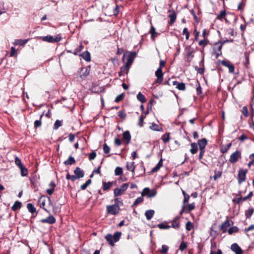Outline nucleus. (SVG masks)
<instances>
[{
	"label": "nucleus",
	"mask_w": 254,
	"mask_h": 254,
	"mask_svg": "<svg viewBox=\"0 0 254 254\" xmlns=\"http://www.w3.org/2000/svg\"><path fill=\"white\" fill-rule=\"evenodd\" d=\"M136 56V52H128L124 54L123 57V60H126V64L130 66L133 62L134 59Z\"/></svg>",
	"instance_id": "1"
},
{
	"label": "nucleus",
	"mask_w": 254,
	"mask_h": 254,
	"mask_svg": "<svg viewBox=\"0 0 254 254\" xmlns=\"http://www.w3.org/2000/svg\"><path fill=\"white\" fill-rule=\"evenodd\" d=\"M129 186L128 183H125L122 185L121 188H117L114 190V195L115 197H118L123 194L127 190Z\"/></svg>",
	"instance_id": "2"
},
{
	"label": "nucleus",
	"mask_w": 254,
	"mask_h": 254,
	"mask_svg": "<svg viewBox=\"0 0 254 254\" xmlns=\"http://www.w3.org/2000/svg\"><path fill=\"white\" fill-rule=\"evenodd\" d=\"M156 194L157 192L155 190H150L148 188H144L141 193L142 196H147V197H154Z\"/></svg>",
	"instance_id": "3"
},
{
	"label": "nucleus",
	"mask_w": 254,
	"mask_h": 254,
	"mask_svg": "<svg viewBox=\"0 0 254 254\" xmlns=\"http://www.w3.org/2000/svg\"><path fill=\"white\" fill-rule=\"evenodd\" d=\"M43 41L47 42L49 43H55L60 41L61 39V37L59 35H57L55 38L51 35H48L41 37Z\"/></svg>",
	"instance_id": "4"
},
{
	"label": "nucleus",
	"mask_w": 254,
	"mask_h": 254,
	"mask_svg": "<svg viewBox=\"0 0 254 254\" xmlns=\"http://www.w3.org/2000/svg\"><path fill=\"white\" fill-rule=\"evenodd\" d=\"M38 201L40 207L43 208L45 211H48L47 209L45 208V206L46 203H51L50 198L49 197L42 196L39 198Z\"/></svg>",
	"instance_id": "5"
},
{
	"label": "nucleus",
	"mask_w": 254,
	"mask_h": 254,
	"mask_svg": "<svg viewBox=\"0 0 254 254\" xmlns=\"http://www.w3.org/2000/svg\"><path fill=\"white\" fill-rule=\"evenodd\" d=\"M241 158V152L239 150H236L233 153L230 157L229 162L234 164L237 162Z\"/></svg>",
	"instance_id": "6"
},
{
	"label": "nucleus",
	"mask_w": 254,
	"mask_h": 254,
	"mask_svg": "<svg viewBox=\"0 0 254 254\" xmlns=\"http://www.w3.org/2000/svg\"><path fill=\"white\" fill-rule=\"evenodd\" d=\"M119 210L120 207L117 204L108 205L107 206V211L108 213L113 215L117 214L119 212Z\"/></svg>",
	"instance_id": "7"
},
{
	"label": "nucleus",
	"mask_w": 254,
	"mask_h": 254,
	"mask_svg": "<svg viewBox=\"0 0 254 254\" xmlns=\"http://www.w3.org/2000/svg\"><path fill=\"white\" fill-rule=\"evenodd\" d=\"M247 172V170L241 169L239 170L238 175V180L239 184H241L246 180Z\"/></svg>",
	"instance_id": "8"
},
{
	"label": "nucleus",
	"mask_w": 254,
	"mask_h": 254,
	"mask_svg": "<svg viewBox=\"0 0 254 254\" xmlns=\"http://www.w3.org/2000/svg\"><path fill=\"white\" fill-rule=\"evenodd\" d=\"M221 64L223 66L228 68L229 72H234L235 69L234 66L230 61L228 60H223L221 62Z\"/></svg>",
	"instance_id": "9"
},
{
	"label": "nucleus",
	"mask_w": 254,
	"mask_h": 254,
	"mask_svg": "<svg viewBox=\"0 0 254 254\" xmlns=\"http://www.w3.org/2000/svg\"><path fill=\"white\" fill-rule=\"evenodd\" d=\"M233 224V223L232 221L227 220L222 224L220 226V229L223 233H226L228 231V228Z\"/></svg>",
	"instance_id": "10"
},
{
	"label": "nucleus",
	"mask_w": 254,
	"mask_h": 254,
	"mask_svg": "<svg viewBox=\"0 0 254 254\" xmlns=\"http://www.w3.org/2000/svg\"><path fill=\"white\" fill-rule=\"evenodd\" d=\"M155 75L157 77L156 82L159 83H161L163 79V73L162 69H160V67H158L155 71Z\"/></svg>",
	"instance_id": "11"
},
{
	"label": "nucleus",
	"mask_w": 254,
	"mask_h": 254,
	"mask_svg": "<svg viewBox=\"0 0 254 254\" xmlns=\"http://www.w3.org/2000/svg\"><path fill=\"white\" fill-rule=\"evenodd\" d=\"M231 250L236 254H243V251L239 245L236 243L233 244L231 246Z\"/></svg>",
	"instance_id": "12"
},
{
	"label": "nucleus",
	"mask_w": 254,
	"mask_h": 254,
	"mask_svg": "<svg viewBox=\"0 0 254 254\" xmlns=\"http://www.w3.org/2000/svg\"><path fill=\"white\" fill-rule=\"evenodd\" d=\"M43 223H48L49 224H52L55 223L56 219L52 215H50L45 219H42L40 221Z\"/></svg>",
	"instance_id": "13"
},
{
	"label": "nucleus",
	"mask_w": 254,
	"mask_h": 254,
	"mask_svg": "<svg viewBox=\"0 0 254 254\" xmlns=\"http://www.w3.org/2000/svg\"><path fill=\"white\" fill-rule=\"evenodd\" d=\"M74 173L77 179L83 178L84 177V172L80 168L76 167L74 171Z\"/></svg>",
	"instance_id": "14"
},
{
	"label": "nucleus",
	"mask_w": 254,
	"mask_h": 254,
	"mask_svg": "<svg viewBox=\"0 0 254 254\" xmlns=\"http://www.w3.org/2000/svg\"><path fill=\"white\" fill-rule=\"evenodd\" d=\"M169 12L170 13L169 14L168 16L170 18V24L172 25L175 22L177 16L174 10H170Z\"/></svg>",
	"instance_id": "15"
},
{
	"label": "nucleus",
	"mask_w": 254,
	"mask_h": 254,
	"mask_svg": "<svg viewBox=\"0 0 254 254\" xmlns=\"http://www.w3.org/2000/svg\"><path fill=\"white\" fill-rule=\"evenodd\" d=\"M173 85H176V88L180 90H185L186 89L185 84L183 82H178L176 81H173Z\"/></svg>",
	"instance_id": "16"
},
{
	"label": "nucleus",
	"mask_w": 254,
	"mask_h": 254,
	"mask_svg": "<svg viewBox=\"0 0 254 254\" xmlns=\"http://www.w3.org/2000/svg\"><path fill=\"white\" fill-rule=\"evenodd\" d=\"M49 186L50 187V188L47 189L46 190V192H47V193L48 194L52 195L54 191L55 188L56 187V184H55L54 182L52 181L50 183Z\"/></svg>",
	"instance_id": "17"
},
{
	"label": "nucleus",
	"mask_w": 254,
	"mask_h": 254,
	"mask_svg": "<svg viewBox=\"0 0 254 254\" xmlns=\"http://www.w3.org/2000/svg\"><path fill=\"white\" fill-rule=\"evenodd\" d=\"M207 140L205 138H202L198 140V144L199 145V149H204L207 144Z\"/></svg>",
	"instance_id": "18"
},
{
	"label": "nucleus",
	"mask_w": 254,
	"mask_h": 254,
	"mask_svg": "<svg viewBox=\"0 0 254 254\" xmlns=\"http://www.w3.org/2000/svg\"><path fill=\"white\" fill-rule=\"evenodd\" d=\"M79 56H81L85 61L87 62H90L91 61L90 54L88 51L84 52Z\"/></svg>",
	"instance_id": "19"
},
{
	"label": "nucleus",
	"mask_w": 254,
	"mask_h": 254,
	"mask_svg": "<svg viewBox=\"0 0 254 254\" xmlns=\"http://www.w3.org/2000/svg\"><path fill=\"white\" fill-rule=\"evenodd\" d=\"M179 218L180 216L176 217L172 221V226L174 228H178L179 227Z\"/></svg>",
	"instance_id": "20"
},
{
	"label": "nucleus",
	"mask_w": 254,
	"mask_h": 254,
	"mask_svg": "<svg viewBox=\"0 0 254 254\" xmlns=\"http://www.w3.org/2000/svg\"><path fill=\"white\" fill-rule=\"evenodd\" d=\"M154 213H155L154 211L152 209L146 211V212L145 213V215L146 216V219L148 220H150L152 218L153 216L154 215Z\"/></svg>",
	"instance_id": "21"
},
{
	"label": "nucleus",
	"mask_w": 254,
	"mask_h": 254,
	"mask_svg": "<svg viewBox=\"0 0 254 254\" xmlns=\"http://www.w3.org/2000/svg\"><path fill=\"white\" fill-rule=\"evenodd\" d=\"M123 136L125 140H127V143H128L131 139V135L129 131L127 130L123 133Z\"/></svg>",
	"instance_id": "22"
},
{
	"label": "nucleus",
	"mask_w": 254,
	"mask_h": 254,
	"mask_svg": "<svg viewBox=\"0 0 254 254\" xmlns=\"http://www.w3.org/2000/svg\"><path fill=\"white\" fill-rule=\"evenodd\" d=\"M232 146V143H229L226 145H222L221 147L220 151L223 153H226Z\"/></svg>",
	"instance_id": "23"
},
{
	"label": "nucleus",
	"mask_w": 254,
	"mask_h": 254,
	"mask_svg": "<svg viewBox=\"0 0 254 254\" xmlns=\"http://www.w3.org/2000/svg\"><path fill=\"white\" fill-rule=\"evenodd\" d=\"M106 240L112 246H114V243L113 236L111 234H108L105 236Z\"/></svg>",
	"instance_id": "24"
},
{
	"label": "nucleus",
	"mask_w": 254,
	"mask_h": 254,
	"mask_svg": "<svg viewBox=\"0 0 254 254\" xmlns=\"http://www.w3.org/2000/svg\"><path fill=\"white\" fill-rule=\"evenodd\" d=\"M114 184V183L113 182H109L108 183L103 182V190H109L111 187L112 185Z\"/></svg>",
	"instance_id": "25"
},
{
	"label": "nucleus",
	"mask_w": 254,
	"mask_h": 254,
	"mask_svg": "<svg viewBox=\"0 0 254 254\" xmlns=\"http://www.w3.org/2000/svg\"><path fill=\"white\" fill-rule=\"evenodd\" d=\"M82 70L84 71L80 75V77L82 78H84L89 75L90 72V67H86L85 68H82Z\"/></svg>",
	"instance_id": "26"
},
{
	"label": "nucleus",
	"mask_w": 254,
	"mask_h": 254,
	"mask_svg": "<svg viewBox=\"0 0 254 254\" xmlns=\"http://www.w3.org/2000/svg\"><path fill=\"white\" fill-rule=\"evenodd\" d=\"M21 207V203L18 201H16L11 208L13 211L19 209Z\"/></svg>",
	"instance_id": "27"
},
{
	"label": "nucleus",
	"mask_w": 254,
	"mask_h": 254,
	"mask_svg": "<svg viewBox=\"0 0 254 254\" xmlns=\"http://www.w3.org/2000/svg\"><path fill=\"white\" fill-rule=\"evenodd\" d=\"M191 147L190 150V152L193 154L196 153L198 150L197 144L196 143H191Z\"/></svg>",
	"instance_id": "28"
},
{
	"label": "nucleus",
	"mask_w": 254,
	"mask_h": 254,
	"mask_svg": "<svg viewBox=\"0 0 254 254\" xmlns=\"http://www.w3.org/2000/svg\"><path fill=\"white\" fill-rule=\"evenodd\" d=\"M75 161L73 157L69 156L68 159L64 161V164L65 165H71L75 163Z\"/></svg>",
	"instance_id": "29"
},
{
	"label": "nucleus",
	"mask_w": 254,
	"mask_h": 254,
	"mask_svg": "<svg viewBox=\"0 0 254 254\" xmlns=\"http://www.w3.org/2000/svg\"><path fill=\"white\" fill-rule=\"evenodd\" d=\"M20 170V174L22 176H26L27 175L28 171L27 169L23 165L20 166L19 167Z\"/></svg>",
	"instance_id": "30"
},
{
	"label": "nucleus",
	"mask_w": 254,
	"mask_h": 254,
	"mask_svg": "<svg viewBox=\"0 0 254 254\" xmlns=\"http://www.w3.org/2000/svg\"><path fill=\"white\" fill-rule=\"evenodd\" d=\"M137 99L142 103H145L146 102V99L145 96L141 92H139L137 94Z\"/></svg>",
	"instance_id": "31"
},
{
	"label": "nucleus",
	"mask_w": 254,
	"mask_h": 254,
	"mask_svg": "<svg viewBox=\"0 0 254 254\" xmlns=\"http://www.w3.org/2000/svg\"><path fill=\"white\" fill-rule=\"evenodd\" d=\"M134 163L133 162L131 163H127V170L134 172V170L135 169V166L134 165Z\"/></svg>",
	"instance_id": "32"
},
{
	"label": "nucleus",
	"mask_w": 254,
	"mask_h": 254,
	"mask_svg": "<svg viewBox=\"0 0 254 254\" xmlns=\"http://www.w3.org/2000/svg\"><path fill=\"white\" fill-rule=\"evenodd\" d=\"M162 160H160L159 162L157 163L156 166L152 168V172H157L159 169L162 167Z\"/></svg>",
	"instance_id": "33"
},
{
	"label": "nucleus",
	"mask_w": 254,
	"mask_h": 254,
	"mask_svg": "<svg viewBox=\"0 0 254 254\" xmlns=\"http://www.w3.org/2000/svg\"><path fill=\"white\" fill-rule=\"evenodd\" d=\"M226 15V12L225 10H221L219 14L217 15L216 19L222 20L223 18H224L225 16Z\"/></svg>",
	"instance_id": "34"
},
{
	"label": "nucleus",
	"mask_w": 254,
	"mask_h": 254,
	"mask_svg": "<svg viewBox=\"0 0 254 254\" xmlns=\"http://www.w3.org/2000/svg\"><path fill=\"white\" fill-rule=\"evenodd\" d=\"M162 139L164 143H167L170 140V133H166L162 135Z\"/></svg>",
	"instance_id": "35"
},
{
	"label": "nucleus",
	"mask_w": 254,
	"mask_h": 254,
	"mask_svg": "<svg viewBox=\"0 0 254 254\" xmlns=\"http://www.w3.org/2000/svg\"><path fill=\"white\" fill-rule=\"evenodd\" d=\"M27 208L28 211L32 213H34L36 212L35 207L31 203H28L27 204Z\"/></svg>",
	"instance_id": "36"
},
{
	"label": "nucleus",
	"mask_w": 254,
	"mask_h": 254,
	"mask_svg": "<svg viewBox=\"0 0 254 254\" xmlns=\"http://www.w3.org/2000/svg\"><path fill=\"white\" fill-rule=\"evenodd\" d=\"M122 233L120 232H117L114 233V235L113 236L114 241L115 242H118L121 236Z\"/></svg>",
	"instance_id": "37"
},
{
	"label": "nucleus",
	"mask_w": 254,
	"mask_h": 254,
	"mask_svg": "<svg viewBox=\"0 0 254 254\" xmlns=\"http://www.w3.org/2000/svg\"><path fill=\"white\" fill-rule=\"evenodd\" d=\"M150 33L151 34V37L153 39L157 36V34L156 32L155 28L152 25L150 29Z\"/></svg>",
	"instance_id": "38"
},
{
	"label": "nucleus",
	"mask_w": 254,
	"mask_h": 254,
	"mask_svg": "<svg viewBox=\"0 0 254 254\" xmlns=\"http://www.w3.org/2000/svg\"><path fill=\"white\" fill-rule=\"evenodd\" d=\"M254 213V209L253 208H250L246 211L245 215L247 218H250Z\"/></svg>",
	"instance_id": "39"
},
{
	"label": "nucleus",
	"mask_w": 254,
	"mask_h": 254,
	"mask_svg": "<svg viewBox=\"0 0 254 254\" xmlns=\"http://www.w3.org/2000/svg\"><path fill=\"white\" fill-rule=\"evenodd\" d=\"M151 129L155 131H160L162 130V128H159V126L155 123L152 124L151 126L149 127Z\"/></svg>",
	"instance_id": "40"
},
{
	"label": "nucleus",
	"mask_w": 254,
	"mask_h": 254,
	"mask_svg": "<svg viewBox=\"0 0 254 254\" xmlns=\"http://www.w3.org/2000/svg\"><path fill=\"white\" fill-rule=\"evenodd\" d=\"M27 40H15L14 44L15 45L24 46L27 42Z\"/></svg>",
	"instance_id": "41"
},
{
	"label": "nucleus",
	"mask_w": 254,
	"mask_h": 254,
	"mask_svg": "<svg viewBox=\"0 0 254 254\" xmlns=\"http://www.w3.org/2000/svg\"><path fill=\"white\" fill-rule=\"evenodd\" d=\"M143 201V198L142 197L140 196V197H137L135 200L134 201V203H133L132 204V206H136L137 205H138V204L142 202Z\"/></svg>",
	"instance_id": "42"
},
{
	"label": "nucleus",
	"mask_w": 254,
	"mask_h": 254,
	"mask_svg": "<svg viewBox=\"0 0 254 254\" xmlns=\"http://www.w3.org/2000/svg\"><path fill=\"white\" fill-rule=\"evenodd\" d=\"M83 46L81 44H80L79 46L74 51L72 52L74 55H77L79 53H80L82 50L83 49Z\"/></svg>",
	"instance_id": "43"
},
{
	"label": "nucleus",
	"mask_w": 254,
	"mask_h": 254,
	"mask_svg": "<svg viewBox=\"0 0 254 254\" xmlns=\"http://www.w3.org/2000/svg\"><path fill=\"white\" fill-rule=\"evenodd\" d=\"M91 183V180L90 179L88 180L85 183L82 185L80 187V189L82 190L86 189V188Z\"/></svg>",
	"instance_id": "44"
},
{
	"label": "nucleus",
	"mask_w": 254,
	"mask_h": 254,
	"mask_svg": "<svg viewBox=\"0 0 254 254\" xmlns=\"http://www.w3.org/2000/svg\"><path fill=\"white\" fill-rule=\"evenodd\" d=\"M239 229L238 228L234 226L231 228H230L228 230V233L230 235L232 234L233 233H236L238 231Z\"/></svg>",
	"instance_id": "45"
},
{
	"label": "nucleus",
	"mask_w": 254,
	"mask_h": 254,
	"mask_svg": "<svg viewBox=\"0 0 254 254\" xmlns=\"http://www.w3.org/2000/svg\"><path fill=\"white\" fill-rule=\"evenodd\" d=\"M115 174L117 176L123 174V169L120 167H117L115 170Z\"/></svg>",
	"instance_id": "46"
},
{
	"label": "nucleus",
	"mask_w": 254,
	"mask_h": 254,
	"mask_svg": "<svg viewBox=\"0 0 254 254\" xmlns=\"http://www.w3.org/2000/svg\"><path fill=\"white\" fill-rule=\"evenodd\" d=\"M157 226L160 229H168L170 228V226L165 225L163 223L159 224Z\"/></svg>",
	"instance_id": "47"
},
{
	"label": "nucleus",
	"mask_w": 254,
	"mask_h": 254,
	"mask_svg": "<svg viewBox=\"0 0 254 254\" xmlns=\"http://www.w3.org/2000/svg\"><path fill=\"white\" fill-rule=\"evenodd\" d=\"M103 151L106 154L109 153L110 151V147L106 143H105L103 145Z\"/></svg>",
	"instance_id": "48"
},
{
	"label": "nucleus",
	"mask_w": 254,
	"mask_h": 254,
	"mask_svg": "<svg viewBox=\"0 0 254 254\" xmlns=\"http://www.w3.org/2000/svg\"><path fill=\"white\" fill-rule=\"evenodd\" d=\"M187 244L184 242H182L180 245L179 250L181 251H183L187 248Z\"/></svg>",
	"instance_id": "49"
},
{
	"label": "nucleus",
	"mask_w": 254,
	"mask_h": 254,
	"mask_svg": "<svg viewBox=\"0 0 254 254\" xmlns=\"http://www.w3.org/2000/svg\"><path fill=\"white\" fill-rule=\"evenodd\" d=\"M183 33L184 35H185L186 39L187 40H188L189 38V37H190V33L188 31L187 28H185L183 29Z\"/></svg>",
	"instance_id": "50"
},
{
	"label": "nucleus",
	"mask_w": 254,
	"mask_h": 254,
	"mask_svg": "<svg viewBox=\"0 0 254 254\" xmlns=\"http://www.w3.org/2000/svg\"><path fill=\"white\" fill-rule=\"evenodd\" d=\"M168 249H169V248L167 246L163 245L162 246V249L160 251L161 253H162L163 254H166L167 253Z\"/></svg>",
	"instance_id": "51"
},
{
	"label": "nucleus",
	"mask_w": 254,
	"mask_h": 254,
	"mask_svg": "<svg viewBox=\"0 0 254 254\" xmlns=\"http://www.w3.org/2000/svg\"><path fill=\"white\" fill-rule=\"evenodd\" d=\"M66 178L67 180H71L72 181L77 180L75 175H70L69 174L66 175Z\"/></svg>",
	"instance_id": "52"
},
{
	"label": "nucleus",
	"mask_w": 254,
	"mask_h": 254,
	"mask_svg": "<svg viewBox=\"0 0 254 254\" xmlns=\"http://www.w3.org/2000/svg\"><path fill=\"white\" fill-rule=\"evenodd\" d=\"M192 227H193V225L191 222L188 221L186 223V228L187 230L190 231L192 229Z\"/></svg>",
	"instance_id": "53"
},
{
	"label": "nucleus",
	"mask_w": 254,
	"mask_h": 254,
	"mask_svg": "<svg viewBox=\"0 0 254 254\" xmlns=\"http://www.w3.org/2000/svg\"><path fill=\"white\" fill-rule=\"evenodd\" d=\"M62 126V121L57 120L54 124V129H57L59 127Z\"/></svg>",
	"instance_id": "54"
},
{
	"label": "nucleus",
	"mask_w": 254,
	"mask_h": 254,
	"mask_svg": "<svg viewBox=\"0 0 254 254\" xmlns=\"http://www.w3.org/2000/svg\"><path fill=\"white\" fill-rule=\"evenodd\" d=\"M195 208V204L194 203H192L189 204L188 206V209L186 213H188L189 211L194 209Z\"/></svg>",
	"instance_id": "55"
},
{
	"label": "nucleus",
	"mask_w": 254,
	"mask_h": 254,
	"mask_svg": "<svg viewBox=\"0 0 254 254\" xmlns=\"http://www.w3.org/2000/svg\"><path fill=\"white\" fill-rule=\"evenodd\" d=\"M15 163L16 165L18 166V167L23 165L20 159L17 156L15 157Z\"/></svg>",
	"instance_id": "56"
},
{
	"label": "nucleus",
	"mask_w": 254,
	"mask_h": 254,
	"mask_svg": "<svg viewBox=\"0 0 254 254\" xmlns=\"http://www.w3.org/2000/svg\"><path fill=\"white\" fill-rule=\"evenodd\" d=\"M124 97V94H121L118 95L115 99V102L117 103L119 102L120 101H121V100H122L123 99Z\"/></svg>",
	"instance_id": "57"
},
{
	"label": "nucleus",
	"mask_w": 254,
	"mask_h": 254,
	"mask_svg": "<svg viewBox=\"0 0 254 254\" xmlns=\"http://www.w3.org/2000/svg\"><path fill=\"white\" fill-rule=\"evenodd\" d=\"M129 67L130 66H128L126 64L125 65L121 67V71L125 72V71H127V74L129 71Z\"/></svg>",
	"instance_id": "58"
},
{
	"label": "nucleus",
	"mask_w": 254,
	"mask_h": 254,
	"mask_svg": "<svg viewBox=\"0 0 254 254\" xmlns=\"http://www.w3.org/2000/svg\"><path fill=\"white\" fill-rule=\"evenodd\" d=\"M208 43V41L206 40L205 39H204L203 40H200L199 42V45L200 46H205Z\"/></svg>",
	"instance_id": "59"
},
{
	"label": "nucleus",
	"mask_w": 254,
	"mask_h": 254,
	"mask_svg": "<svg viewBox=\"0 0 254 254\" xmlns=\"http://www.w3.org/2000/svg\"><path fill=\"white\" fill-rule=\"evenodd\" d=\"M118 115L123 119H125L126 117V114L123 111H120L118 113Z\"/></svg>",
	"instance_id": "60"
},
{
	"label": "nucleus",
	"mask_w": 254,
	"mask_h": 254,
	"mask_svg": "<svg viewBox=\"0 0 254 254\" xmlns=\"http://www.w3.org/2000/svg\"><path fill=\"white\" fill-rule=\"evenodd\" d=\"M242 113L244 115V116L245 117H246L249 116V113H248V108H247V107L246 106H244L243 108Z\"/></svg>",
	"instance_id": "61"
},
{
	"label": "nucleus",
	"mask_w": 254,
	"mask_h": 254,
	"mask_svg": "<svg viewBox=\"0 0 254 254\" xmlns=\"http://www.w3.org/2000/svg\"><path fill=\"white\" fill-rule=\"evenodd\" d=\"M96 156V153L93 151L91 153H90L89 155V159L90 160H92L95 158Z\"/></svg>",
	"instance_id": "62"
},
{
	"label": "nucleus",
	"mask_w": 254,
	"mask_h": 254,
	"mask_svg": "<svg viewBox=\"0 0 254 254\" xmlns=\"http://www.w3.org/2000/svg\"><path fill=\"white\" fill-rule=\"evenodd\" d=\"M253 192L251 191L247 196H245L243 198V201H246L247 199H250L253 196Z\"/></svg>",
	"instance_id": "63"
},
{
	"label": "nucleus",
	"mask_w": 254,
	"mask_h": 254,
	"mask_svg": "<svg viewBox=\"0 0 254 254\" xmlns=\"http://www.w3.org/2000/svg\"><path fill=\"white\" fill-rule=\"evenodd\" d=\"M41 121L40 120H36L34 122V127H41Z\"/></svg>",
	"instance_id": "64"
}]
</instances>
